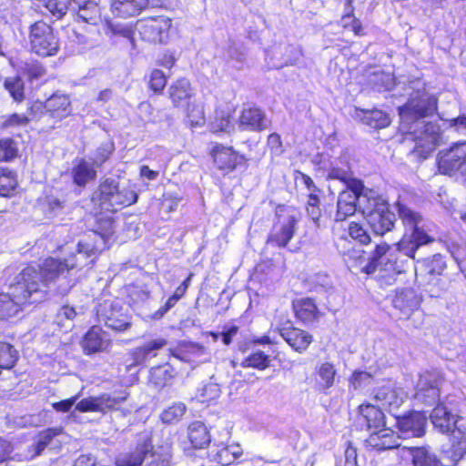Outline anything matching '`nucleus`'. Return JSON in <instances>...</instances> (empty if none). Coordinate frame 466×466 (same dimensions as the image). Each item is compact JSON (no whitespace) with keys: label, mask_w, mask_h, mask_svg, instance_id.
I'll list each match as a JSON object with an SVG mask.
<instances>
[{"label":"nucleus","mask_w":466,"mask_h":466,"mask_svg":"<svg viewBox=\"0 0 466 466\" xmlns=\"http://www.w3.org/2000/svg\"><path fill=\"white\" fill-rule=\"evenodd\" d=\"M410 98L400 107L401 127L410 139L415 141L413 153L426 158L438 146L441 138L440 127L425 117L437 109V98L425 90V83L420 79L410 82Z\"/></svg>","instance_id":"1"},{"label":"nucleus","mask_w":466,"mask_h":466,"mask_svg":"<svg viewBox=\"0 0 466 466\" xmlns=\"http://www.w3.org/2000/svg\"><path fill=\"white\" fill-rule=\"evenodd\" d=\"M43 274L40 268L28 266L16 276L7 292L0 293V320L16 316L27 304L47 299L48 286Z\"/></svg>","instance_id":"2"},{"label":"nucleus","mask_w":466,"mask_h":466,"mask_svg":"<svg viewBox=\"0 0 466 466\" xmlns=\"http://www.w3.org/2000/svg\"><path fill=\"white\" fill-rule=\"evenodd\" d=\"M96 250V248L92 243L79 241L76 251L69 254L67 258H65L62 260L48 258L45 260L43 267H37L36 268H40L41 271L44 272L43 275H45L46 284L49 287V284L52 281L69 269L75 268H82L88 264L93 263L94 258L90 260H88V258L95 256Z\"/></svg>","instance_id":"3"},{"label":"nucleus","mask_w":466,"mask_h":466,"mask_svg":"<svg viewBox=\"0 0 466 466\" xmlns=\"http://www.w3.org/2000/svg\"><path fill=\"white\" fill-rule=\"evenodd\" d=\"M397 210L406 227L402 238L398 242L399 249L407 257H413L420 246L432 242L433 238L419 227L421 217L418 213L400 203H397Z\"/></svg>","instance_id":"4"},{"label":"nucleus","mask_w":466,"mask_h":466,"mask_svg":"<svg viewBox=\"0 0 466 466\" xmlns=\"http://www.w3.org/2000/svg\"><path fill=\"white\" fill-rule=\"evenodd\" d=\"M396 248L390 247L387 243H381L376 246L375 250L370 258H365L364 251L354 249L348 254L349 268L360 269L368 275L376 271L387 272L392 268L391 260L395 258Z\"/></svg>","instance_id":"5"},{"label":"nucleus","mask_w":466,"mask_h":466,"mask_svg":"<svg viewBox=\"0 0 466 466\" xmlns=\"http://www.w3.org/2000/svg\"><path fill=\"white\" fill-rule=\"evenodd\" d=\"M461 437L464 440L452 443L439 459L425 447L410 448L413 466H454L466 454V431H462Z\"/></svg>","instance_id":"6"},{"label":"nucleus","mask_w":466,"mask_h":466,"mask_svg":"<svg viewBox=\"0 0 466 466\" xmlns=\"http://www.w3.org/2000/svg\"><path fill=\"white\" fill-rule=\"evenodd\" d=\"M28 38L31 51L39 56H53L59 51L60 43L57 35L54 28L43 20L30 25Z\"/></svg>","instance_id":"7"},{"label":"nucleus","mask_w":466,"mask_h":466,"mask_svg":"<svg viewBox=\"0 0 466 466\" xmlns=\"http://www.w3.org/2000/svg\"><path fill=\"white\" fill-rule=\"evenodd\" d=\"M366 206L362 214L376 235L383 236L392 230L396 216L389 209L388 204L384 200L379 198L375 194Z\"/></svg>","instance_id":"8"},{"label":"nucleus","mask_w":466,"mask_h":466,"mask_svg":"<svg viewBox=\"0 0 466 466\" xmlns=\"http://www.w3.org/2000/svg\"><path fill=\"white\" fill-rule=\"evenodd\" d=\"M278 219L268 238V243L284 248L293 238L296 225L299 220V214L293 208H279L277 212Z\"/></svg>","instance_id":"9"},{"label":"nucleus","mask_w":466,"mask_h":466,"mask_svg":"<svg viewBox=\"0 0 466 466\" xmlns=\"http://www.w3.org/2000/svg\"><path fill=\"white\" fill-rule=\"evenodd\" d=\"M171 20L164 15L147 17L136 24L141 38L149 43H163L168 37Z\"/></svg>","instance_id":"10"},{"label":"nucleus","mask_w":466,"mask_h":466,"mask_svg":"<svg viewBox=\"0 0 466 466\" xmlns=\"http://www.w3.org/2000/svg\"><path fill=\"white\" fill-rule=\"evenodd\" d=\"M430 418L434 428L438 429L441 433L452 432L453 443L464 440V437H461L462 432L459 434V431H466V425L462 422L461 418L455 420L444 404H438L432 410Z\"/></svg>","instance_id":"11"},{"label":"nucleus","mask_w":466,"mask_h":466,"mask_svg":"<svg viewBox=\"0 0 466 466\" xmlns=\"http://www.w3.org/2000/svg\"><path fill=\"white\" fill-rule=\"evenodd\" d=\"M466 164V142L459 143L450 149L441 151L438 167L441 173L451 175L461 170Z\"/></svg>","instance_id":"12"},{"label":"nucleus","mask_w":466,"mask_h":466,"mask_svg":"<svg viewBox=\"0 0 466 466\" xmlns=\"http://www.w3.org/2000/svg\"><path fill=\"white\" fill-rule=\"evenodd\" d=\"M395 419L400 438H418L424 435L427 424V417L424 413L413 411L400 417L396 416Z\"/></svg>","instance_id":"13"},{"label":"nucleus","mask_w":466,"mask_h":466,"mask_svg":"<svg viewBox=\"0 0 466 466\" xmlns=\"http://www.w3.org/2000/svg\"><path fill=\"white\" fill-rule=\"evenodd\" d=\"M405 394L403 390L391 382H388L374 390L373 399L378 407L393 412L403 403Z\"/></svg>","instance_id":"14"},{"label":"nucleus","mask_w":466,"mask_h":466,"mask_svg":"<svg viewBox=\"0 0 466 466\" xmlns=\"http://www.w3.org/2000/svg\"><path fill=\"white\" fill-rule=\"evenodd\" d=\"M72 112L71 101L68 96L61 94H54L46 100V113L49 119L53 120L50 125L52 128L55 124L67 117Z\"/></svg>","instance_id":"15"},{"label":"nucleus","mask_w":466,"mask_h":466,"mask_svg":"<svg viewBox=\"0 0 466 466\" xmlns=\"http://www.w3.org/2000/svg\"><path fill=\"white\" fill-rule=\"evenodd\" d=\"M420 299L411 289L398 291L392 300L393 307L399 311V318L407 319L420 307Z\"/></svg>","instance_id":"16"},{"label":"nucleus","mask_w":466,"mask_h":466,"mask_svg":"<svg viewBox=\"0 0 466 466\" xmlns=\"http://www.w3.org/2000/svg\"><path fill=\"white\" fill-rule=\"evenodd\" d=\"M151 451V437L149 432H142L138 435L137 447L134 451L127 453L118 462V466H139L146 462V456Z\"/></svg>","instance_id":"17"},{"label":"nucleus","mask_w":466,"mask_h":466,"mask_svg":"<svg viewBox=\"0 0 466 466\" xmlns=\"http://www.w3.org/2000/svg\"><path fill=\"white\" fill-rule=\"evenodd\" d=\"M446 268V262L440 254L424 259L420 266L415 268L416 277L422 278L427 283H432L437 277L441 276Z\"/></svg>","instance_id":"18"},{"label":"nucleus","mask_w":466,"mask_h":466,"mask_svg":"<svg viewBox=\"0 0 466 466\" xmlns=\"http://www.w3.org/2000/svg\"><path fill=\"white\" fill-rule=\"evenodd\" d=\"M400 438L391 429L384 426L377 431H373L367 442L370 447L378 451H384L398 448L400 446Z\"/></svg>","instance_id":"19"},{"label":"nucleus","mask_w":466,"mask_h":466,"mask_svg":"<svg viewBox=\"0 0 466 466\" xmlns=\"http://www.w3.org/2000/svg\"><path fill=\"white\" fill-rule=\"evenodd\" d=\"M268 121L265 114L257 107L243 109L239 116V127L242 130L261 131L267 129Z\"/></svg>","instance_id":"20"},{"label":"nucleus","mask_w":466,"mask_h":466,"mask_svg":"<svg viewBox=\"0 0 466 466\" xmlns=\"http://www.w3.org/2000/svg\"><path fill=\"white\" fill-rule=\"evenodd\" d=\"M108 343L109 339L106 331H103L97 326H94L85 335L82 347L86 354H92L106 350Z\"/></svg>","instance_id":"21"},{"label":"nucleus","mask_w":466,"mask_h":466,"mask_svg":"<svg viewBox=\"0 0 466 466\" xmlns=\"http://www.w3.org/2000/svg\"><path fill=\"white\" fill-rule=\"evenodd\" d=\"M279 334L285 341L298 352L306 350L312 340L309 333L293 327L279 329Z\"/></svg>","instance_id":"22"},{"label":"nucleus","mask_w":466,"mask_h":466,"mask_svg":"<svg viewBox=\"0 0 466 466\" xmlns=\"http://www.w3.org/2000/svg\"><path fill=\"white\" fill-rule=\"evenodd\" d=\"M242 454V449L238 444H219L210 449L209 456L212 461L221 466H228Z\"/></svg>","instance_id":"23"},{"label":"nucleus","mask_w":466,"mask_h":466,"mask_svg":"<svg viewBox=\"0 0 466 466\" xmlns=\"http://www.w3.org/2000/svg\"><path fill=\"white\" fill-rule=\"evenodd\" d=\"M214 162L220 170L232 171L238 163L239 156L230 147L216 146L212 150Z\"/></svg>","instance_id":"24"},{"label":"nucleus","mask_w":466,"mask_h":466,"mask_svg":"<svg viewBox=\"0 0 466 466\" xmlns=\"http://www.w3.org/2000/svg\"><path fill=\"white\" fill-rule=\"evenodd\" d=\"M375 193L376 192L373 190L366 189L364 186L358 190L346 187L345 189L341 190L339 194L338 200L358 205L359 209L362 213L364 208L367 207L366 205L369 204Z\"/></svg>","instance_id":"25"},{"label":"nucleus","mask_w":466,"mask_h":466,"mask_svg":"<svg viewBox=\"0 0 466 466\" xmlns=\"http://www.w3.org/2000/svg\"><path fill=\"white\" fill-rule=\"evenodd\" d=\"M95 164L81 158L73 167L71 176L73 181L78 187H85L90 181L96 177V169Z\"/></svg>","instance_id":"26"},{"label":"nucleus","mask_w":466,"mask_h":466,"mask_svg":"<svg viewBox=\"0 0 466 466\" xmlns=\"http://www.w3.org/2000/svg\"><path fill=\"white\" fill-rule=\"evenodd\" d=\"M100 208L106 212L116 211V183L113 178H106L99 187Z\"/></svg>","instance_id":"27"},{"label":"nucleus","mask_w":466,"mask_h":466,"mask_svg":"<svg viewBox=\"0 0 466 466\" xmlns=\"http://www.w3.org/2000/svg\"><path fill=\"white\" fill-rule=\"evenodd\" d=\"M193 91L188 80L182 78L176 81L169 87V97L175 106H184L188 104Z\"/></svg>","instance_id":"28"},{"label":"nucleus","mask_w":466,"mask_h":466,"mask_svg":"<svg viewBox=\"0 0 466 466\" xmlns=\"http://www.w3.org/2000/svg\"><path fill=\"white\" fill-rule=\"evenodd\" d=\"M360 412L370 431H377L386 424L385 415L381 411L380 407L379 408L377 405H361L360 407Z\"/></svg>","instance_id":"29"},{"label":"nucleus","mask_w":466,"mask_h":466,"mask_svg":"<svg viewBox=\"0 0 466 466\" xmlns=\"http://www.w3.org/2000/svg\"><path fill=\"white\" fill-rule=\"evenodd\" d=\"M357 116L363 124L375 129L387 127L391 122L390 115L380 109L360 110Z\"/></svg>","instance_id":"30"},{"label":"nucleus","mask_w":466,"mask_h":466,"mask_svg":"<svg viewBox=\"0 0 466 466\" xmlns=\"http://www.w3.org/2000/svg\"><path fill=\"white\" fill-rule=\"evenodd\" d=\"M63 431L62 428H48L40 431L35 438V441L29 447V451L33 452V457L39 456L50 445H52L55 437L60 435Z\"/></svg>","instance_id":"31"},{"label":"nucleus","mask_w":466,"mask_h":466,"mask_svg":"<svg viewBox=\"0 0 466 466\" xmlns=\"http://www.w3.org/2000/svg\"><path fill=\"white\" fill-rule=\"evenodd\" d=\"M96 316L100 323L113 330H116V310L115 299H107L100 302L96 309Z\"/></svg>","instance_id":"32"},{"label":"nucleus","mask_w":466,"mask_h":466,"mask_svg":"<svg viewBox=\"0 0 466 466\" xmlns=\"http://www.w3.org/2000/svg\"><path fill=\"white\" fill-rule=\"evenodd\" d=\"M329 179H335L340 181L345 187L358 190L363 187L361 180L355 178L350 167L343 168L332 166L328 173Z\"/></svg>","instance_id":"33"},{"label":"nucleus","mask_w":466,"mask_h":466,"mask_svg":"<svg viewBox=\"0 0 466 466\" xmlns=\"http://www.w3.org/2000/svg\"><path fill=\"white\" fill-rule=\"evenodd\" d=\"M188 439L195 448L202 449L210 442L207 427L200 421H195L188 426Z\"/></svg>","instance_id":"34"},{"label":"nucleus","mask_w":466,"mask_h":466,"mask_svg":"<svg viewBox=\"0 0 466 466\" xmlns=\"http://www.w3.org/2000/svg\"><path fill=\"white\" fill-rule=\"evenodd\" d=\"M167 344L166 339H153L143 347L137 348L134 352V363L133 365H138L145 362L147 359L155 357V350L163 348ZM132 366V364L128 365V368Z\"/></svg>","instance_id":"35"},{"label":"nucleus","mask_w":466,"mask_h":466,"mask_svg":"<svg viewBox=\"0 0 466 466\" xmlns=\"http://www.w3.org/2000/svg\"><path fill=\"white\" fill-rule=\"evenodd\" d=\"M296 315L302 321H311L315 319L319 314L315 302L309 298L301 299L294 303Z\"/></svg>","instance_id":"36"},{"label":"nucleus","mask_w":466,"mask_h":466,"mask_svg":"<svg viewBox=\"0 0 466 466\" xmlns=\"http://www.w3.org/2000/svg\"><path fill=\"white\" fill-rule=\"evenodd\" d=\"M443 383V375L439 370L425 371L424 373L420 375V378L416 385V389H420V390H424L423 389L432 388L441 389Z\"/></svg>","instance_id":"37"},{"label":"nucleus","mask_w":466,"mask_h":466,"mask_svg":"<svg viewBox=\"0 0 466 466\" xmlns=\"http://www.w3.org/2000/svg\"><path fill=\"white\" fill-rule=\"evenodd\" d=\"M220 387L217 382L208 381L204 383L197 391L195 399L201 403H208L220 395Z\"/></svg>","instance_id":"38"},{"label":"nucleus","mask_w":466,"mask_h":466,"mask_svg":"<svg viewBox=\"0 0 466 466\" xmlns=\"http://www.w3.org/2000/svg\"><path fill=\"white\" fill-rule=\"evenodd\" d=\"M18 351L7 342H0V368L9 370L18 360Z\"/></svg>","instance_id":"39"},{"label":"nucleus","mask_w":466,"mask_h":466,"mask_svg":"<svg viewBox=\"0 0 466 466\" xmlns=\"http://www.w3.org/2000/svg\"><path fill=\"white\" fill-rule=\"evenodd\" d=\"M148 0H118V16H133L146 8Z\"/></svg>","instance_id":"40"},{"label":"nucleus","mask_w":466,"mask_h":466,"mask_svg":"<svg viewBox=\"0 0 466 466\" xmlns=\"http://www.w3.org/2000/svg\"><path fill=\"white\" fill-rule=\"evenodd\" d=\"M4 87L15 101L21 102L25 98L24 81L21 77H7L4 82Z\"/></svg>","instance_id":"41"},{"label":"nucleus","mask_w":466,"mask_h":466,"mask_svg":"<svg viewBox=\"0 0 466 466\" xmlns=\"http://www.w3.org/2000/svg\"><path fill=\"white\" fill-rule=\"evenodd\" d=\"M17 181L14 173L8 168H0V196L8 197L15 189Z\"/></svg>","instance_id":"42"},{"label":"nucleus","mask_w":466,"mask_h":466,"mask_svg":"<svg viewBox=\"0 0 466 466\" xmlns=\"http://www.w3.org/2000/svg\"><path fill=\"white\" fill-rule=\"evenodd\" d=\"M170 460L169 451L164 449L153 451L151 447V451L146 456L145 466H170Z\"/></svg>","instance_id":"43"},{"label":"nucleus","mask_w":466,"mask_h":466,"mask_svg":"<svg viewBox=\"0 0 466 466\" xmlns=\"http://www.w3.org/2000/svg\"><path fill=\"white\" fill-rule=\"evenodd\" d=\"M269 356L261 350H257L248 355L243 361V367H249L263 370L269 366Z\"/></svg>","instance_id":"44"},{"label":"nucleus","mask_w":466,"mask_h":466,"mask_svg":"<svg viewBox=\"0 0 466 466\" xmlns=\"http://www.w3.org/2000/svg\"><path fill=\"white\" fill-rule=\"evenodd\" d=\"M186 410L187 408L184 403H175L169 408L164 410L160 418L164 423H176L184 416Z\"/></svg>","instance_id":"45"},{"label":"nucleus","mask_w":466,"mask_h":466,"mask_svg":"<svg viewBox=\"0 0 466 466\" xmlns=\"http://www.w3.org/2000/svg\"><path fill=\"white\" fill-rule=\"evenodd\" d=\"M171 378L172 374L167 367H157L150 371V382L157 388H163Z\"/></svg>","instance_id":"46"},{"label":"nucleus","mask_w":466,"mask_h":466,"mask_svg":"<svg viewBox=\"0 0 466 466\" xmlns=\"http://www.w3.org/2000/svg\"><path fill=\"white\" fill-rule=\"evenodd\" d=\"M318 375L321 380L320 386L322 389H329L334 384L336 370L330 363H323L318 369Z\"/></svg>","instance_id":"47"},{"label":"nucleus","mask_w":466,"mask_h":466,"mask_svg":"<svg viewBox=\"0 0 466 466\" xmlns=\"http://www.w3.org/2000/svg\"><path fill=\"white\" fill-rule=\"evenodd\" d=\"M423 390H420V389H416L415 399L417 400L423 402L429 406H431L439 401L441 390V388Z\"/></svg>","instance_id":"48"},{"label":"nucleus","mask_w":466,"mask_h":466,"mask_svg":"<svg viewBox=\"0 0 466 466\" xmlns=\"http://www.w3.org/2000/svg\"><path fill=\"white\" fill-rule=\"evenodd\" d=\"M77 312L74 307L64 305L56 313V322L61 327H68L76 317Z\"/></svg>","instance_id":"49"},{"label":"nucleus","mask_w":466,"mask_h":466,"mask_svg":"<svg viewBox=\"0 0 466 466\" xmlns=\"http://www.w3.org/2000/svg\"><path fill=\"white\" fill-rule=\"evenodd\" d=\"M234 129V126L228 115L224 113L218 114L214 121L211 123V131L214 133H230Z\"/></svg>","instance_id":"50"},{"label":"nucleus","mask_w":466,"mask_h":466,"mask_svg":"<svg viewBox=\"0 0 466 466\" xmlns=\"http://www.w3.org/2000/svg\"><path fill=\"white\" fill-rule=\"evenodd\" d=\"M373 381V375L367 371H354L350 383L355 390L363 389L371 385Z\"/></svg>","instance_id":"51"},{"label":"nucleus","mask_w":466,"mask_h":466,"mask_svg":"<svg viewBox=\"0 0 466 466\" xmlns=\"http://www.w3.org/2000/svg\"><path fill=\"white\" fill-rule=\"evenodd\" d=\"M167 85V76L159 69H154L148 79V86L155 93H160Z\"/></svg>","instance_id":"52"},{"label":"nucleus","mask_w":466,"mask_h":466,"mask_svg":"<svg viewBox=\"0 0 466 466\" xmlns=\"http://www.w3.org/2000/svg\"><path fill=\"white\" fill-rule=\"evenodd\" d=\"M17 155L15 142L11 138L0 140V160L9 161Z\"/></svg>","instance_id":"53"},{"label":"nucleus","mask_w":466,"mask_h":466,"mask_svg":"<svg viewBox=\"0 0 466 466\" xmlns=\"http://www.w3.org/2000/svg\"><path fill=\"white\" fill-rule=\"evenodd\" d=\"M349 234L353 239L363 245H367L370 242V237L367 230L362 225L357 222H350L349 226Z\"/></svg>","instance_id":"54"},{"label":"nucleus","mask_w":466,"mask_h":466,"mask_svg":"<svg viewBox=\"0 0 466 466\" xmlns=\"http://www.w3.org/2000/svg\"><path fill=\"white\" fill-rule=\"evenodd\" d=\"M115 149L114 142L108 141L105 144H102L96 151L95 156L93 157V163L97 167L101 166L113 153Z\"/></svg>","instance_id":"55"},{"label":"nucleus","mask_w":466,"mask_h":466,"mask_svg":"<svg viewBox=\"0 0 466 466\" xmlns=\"http://www.w3.org/2000/svg\"><path fill=\"white\" fill-rule=\"evenodd\" d=\"M398 246V244L396 245ZM395 258L391 260L392 268L389 270V273L400 274L405 271L406 264L409 262V258H414L413 257H407L402 251L396 248Z\"/></svg>","instance_id":"56"},{"label":"nucleus","mask_w":466,"mask_h":466,"mask_svg":"<svg viewBox=\"0 0 466 466\" xmlns=\"http://www.w3.org/2000/svg\"><path fill=\"white\" fill-rule=\"evenodd\" d=\"M187 116L192 126H200L204 123V111L200 105L187 104Z\"/></svg>","instance_id":"57"},{"label":"nucleus","mask_w":466,"mask_h":466,"mask_svg":"<svg viewBox=\"0 0 466 466\" xmlns=\"http://www.w3.org/2000/svg\"><path fill=\"white\" fill-rule=\"evenodd\" d=\"M357 208H359L358 205L337 200V211L335 214V220H345L347 218L354 215Z\"/></svg>","instance_id":"58"},{"label":"nucleus","mask_w":466,"mask_h":466,"mask_svg":"<svg viewBox=\"0 0 466 466\" xmlns=\"http://www.w3.org/2000/svg\"><path fill=\"white\" fill-rule=\"evenodd\" d=\"M451 254L456 260L460 269L466 278V246L454 245L451 248Z\"/></svg>","instance_id":"59"},{"label":"nucleus","mask_w":466,"mask_h":466,"mask_svg":"<svg viewBox=\"0 0 466 466\" xmlns=\"http://www.w3.org/2000/svg\"><path fill=\"white\" fill-rule=\"evenodd\" d=\"M77 16L86 23L96 24V19L99 16V8L97 4L95 1L93 3H89V5L81 11Z\"/></svg>","instance_id":"60"},{"label":"nucleus","mask_w":466,"mask_h":466,"mask_svg":"<svg viewBox=\"0 0 466 466\" xmlns=\"http://www.w3.org/2000/svg\"><path fill=\"white\" fill-rule=\"evenodd\" d=\"M25 73L30 81L38 80L46 75L45 67L38 62L25 65Z\"/></svg>","instance_id":"61"},{"label":"nucleus","mask_w":466,"mask_h":466,"mask_svg":"<svg viewBox=\"0 0 466 466\" xmlns=\"http://www.w3.org/2000/svg\"><path fill=\"white\" fill-rule=\"evenodd\" d=\"M29 123V118L26 116L19 114H12L6 117L3 122V127H25Z\"/></svg>","instance_id":"62"},{"label":"nucleus","mask_w":466,"mask_h":466,"mask_svg":"<svg viewBox=\"0 0 466 466\" xmlns=\"http://www.w3.org/2000/svg\"><path fill=\"white\" fill-rule=\"evenodd\" d=\"M138 198L137 193L135 189L127 188L123 189L121 192L118 191V205L123 207H128L137 202Z\"/></svg>","instance_id":"63"},{"label":"nucleus","mask_w":466,"mask_h":466,"mask_svg":"<svg viewBox=\"0 0 466 466\" xmlns=\"http://www.w3.org/2000/svg\"><path fill=\"white\" fill-rule=\"evenodd\" d=\"M30 114L34 119H49L48 115L46 113V102H35L30 107Z\"/></svg>","instance_id":"64"}]
</instances>
